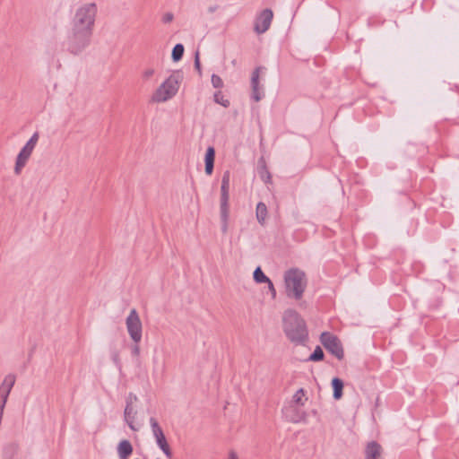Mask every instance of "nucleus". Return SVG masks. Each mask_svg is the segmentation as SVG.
<instances>
[{
	"instance_id": "1",
	"label": "nucleus",
	"mask_w": 459,
	"mask_h": 459,
	"mask_svg": "<svg viewBox=\"0 0 459 459\" xmlns=\"http://www.w3.org/2000/svg\"><path fill=\"white\" fill-rule=\"evenodd\" d=\"M96 13L95 4H85L76 12L73 34L69 38V49L72 53L77 54L89 43Z\"/></svg>"
},
{
	"instance_id": "2",
	"label": "nucleus",
	"mask_w": 459,
	"mask_h": 459,
	"mask_svg": "<svg viewBox=\"0 0 459 459\" xmlns=\"http://www.w3.org/2000/svg\"><path fill=\"white\" fill-rule=\"evenodd\" d=\"M283 330L289 340L295 343L304 342L308 336L304 319L293 309L284 312Z\"/></svg>"
},
{
	"instance_id": "3",
	"label": "nucleus",
	"mask_w": 459,
	"mask_h": 459,
	"mask_svg": "<svg viewBox=\"0 0 459 459\" xmlns=\"http://www.w3.org/2000/svg\"><path fill=\"white\" fill-rule=\"evenodd\" d=\"M284 280L287 295L297 300L300 299L307 283L305 273L299 269H290L285 273Z\"/></svg>"
},
{
	"instance_id": "4",
	"label": "nucleus",
	"mask_w": 459,
	"mask_h": 459,
	"mask_svg": "<svg viewBox=\"0 0 459 459\" xmlns=\"http://www.w3.org/2000/svg\"><path fill=\"white\" fill-rule=\"evenodd\" d=\"M182 75L179 72H175L169 75L166 81L153 92L152 100L153 102H164L176 95L179 89Z\"/></svg>"
},
{
	"instance_id": "5",
	"label": "nucleus",
	"mask_w": 459,
	"mask_h": 459,
	"mask_svg": "<svg viewBox=\"0 0 459 459\" xmlns=\"http://www.w3.org/2000/svg\"><path fill=\"white\" fill-rule=\"evenodd\" d=\"M230 172L229 170L223 173L221 186V217L224 224V229L227 228L228 220L230 216Z\"/></svg>"
},
{
	"instance_id": "6",
	"label": "nucleus",
	"mask_w": 459,
	"mask_h": 459,
	"mask_svg": "<svg viewBox=\"0 0 459 459\" xmlns=\"http://www.w3.org/2000/svg\"><path fill=\"white\" fill-rule=\"evenodd\" d=\"M323 346L338 359L344 357L343 348L339 338L330 332H324L320 335Z\"/></svg>"
},
{
	"instance_id": "7",
	"label": "nucleus",
	"mask_w": 459,
	"mask_h": 459,
	"mask_svg": "<svg viewBox=\"0 0 459 459\" xmlns=\"http://www.w3.org/2000/svg\"><path fill=\"white\" fill-rule=\"evenodd\" d=\"M126 324L132 340L134 343H139L142 340V322L135 309L131 310Z\"/></svg>"
},
{
	"instance_id": "8",
	"label": "nucleus",
	"mask_w": 459,
	"mask_h": 459,
	"mask_svg": "<svg viewBox=\"0 0 459 459\" xmlns=\"http://www.w3.org/2000/svg\"><path fill=\"white\" fill-rule=\"evenodd\" d=\"M150 424L152 427V430L153 433V436L156 439L157 445L162 450V452L166 455L168 458H171L172 456V451L171 448L167 442L166 437L163 433L162 429L159 425L158 421L154 418L150 419Z\"/></svg>"
},
{
	"instance_id": "9",
	"label": "nucleus",
	"mask_w": 459,
	"mask_h": 459,
	"mask_svg": "<svg viewBox=\"0 0 459 459\" xmlns=\"http://www.w3.org/2000/svg\"><path fill=\"white\" fill-rule=\"evenodd\" d=\"M273 18V13L271 9L263 10L255 19V31L257 34L264 33L271 26Z\"/></svg>"
},
{
	"instance_id": "10",
	"label": "nucleus",
	"mask_w": 459,
	"mask_h": 459,
	"mask_svg": "<svg viewBox=\"0 0 459 459\" xmlns=\"http://www.w3.org/2000/svg\"><path fill=\"white\" fill-rule=\"evenodd\" d=\"M382 446L376 441L368 443L365 449L366 459H382Z\"/></svg>"
},
{
	"instance_id": "11",
	"label": "nucleus",
	"mask_w": 459,
	"mask_h": 459,
	"mask_svg": "<svg viewBox=\"0 0 459 459\" xmlns=\"http://www.w3.org/2000/svg\"><path fill=\"white\" fill-rule=\"evenodd\" d=\"M261 67H256L252 73L251 77V87H252V98L255 101H259L262 99L259 91V77H260Z\"/></svg>"
},
{
	"instance_id": "12",
	"label": "nucleus",
	"mask_w": 459,
	"mask_h": 459,
	"mask_svg": "<svg viewBox=\"0 0 459 459\" xmlns=\"http://www.w3.org/2000/svg\"><path fill=\"white\" fill-rule=\"evenodd\" d=\"M31 152L24 150L23 148L17 156L14 171L16 174H20L23 167L26 165Z\"/></svg>"
},
{
	"instance_id": "13",
	"label": "nucleus",
	"mask_w": 459,
	"mask_h": 459,
	"mask_svg": "<svg viewBox=\"0 0 459 459\" xmlns=\"http://www.w3.org/2000/svg\"><path fill=\"white\" fill-rule=\"evenodd\" d=\"M268 216L267 206L264 203L259 202L255 209V217L261 226H264Z\"/></svg>"
},
{
	"instance_id": "14",
	"label": "nucleus",
	"mask_w": 459,
	"mask_h": 459,
	"mask_svg": "<svg viewBox=\"0 0 459 459\" xmlns=\"http://www.w3.org/2000/svg\"><path fill=\"white\" fill-rule=\"evenodd\" d=\"M120 459H128L133 453V446L128 440H122L117 446Z\"/></svg>"
},
{
	"instance_id": "15",
	"label": "nucleus",
	"mask_w": 459,
	"mask_h": 459,
	"mask_svg": "<svg viewBox=\"0 0 459 459\" xmlns=\"http://www.w3.org/2000/svg\"><path fill=\"white\" fill-rule=\"evenodd\" d=\"M215 159V150L213 147H208L205 154V172L211 175L213 171Z\"/></svg>"
},
{
	"instance_id": "16",
	"label": "nucleus",
	"mask_w": 459,
	"mask_h": 459,
	"mask_svg": "<svg viewBox=\"0 0 459 459\" xmlns=\"http://www.w3.org/2000/svg\"><path fill=\"white\" fill-rule=\"evenodd\" d=\"M134 415L135 411L134 410L132 403H127L125 409V420L127 422L128 426L134 430L135 429L134 426Z\"/></svg>"
},
{
	"instance_id": "17",
	"label": "nucleus",
	"mask_w": 459,
	"mask_h": 459,
	"mask_svg": "<svg viewBox=\"0 0 459 459\" xmlns=\"http://www.w3.org/2000/svg\"><path fill=\"white\" fill-rule=\"evenodd\" d=\"M332 385L333 388V397L336 400H339L342 396V389H343V382L342 379L338 377H334L332 381Z\"/></svg>"
},
{
	"instance_id": "18",
	"label": "nucleus",
	"mask_w": 459,
	"mask_h": 459,
	"mask_svg": "<svg viewBox=\"0 0 459 459\" xmlns=\"http://www.w3.org/2000/svg\"><path fill=\"white\" fill-rule=\"evenodd\" d=\"M305 390L303 388L299 389L293 395V402L297 405L303 406L307 398L305 397Z\"/></svg>"
},
{
	"instance_id": "19",
	"label": "nucleus",
	"mask_w": 459,
	"mask_h": 459,
	"mask_svg": "<svg viewBox=\"0 0 459 459\" xmlns=\"http://www.w3.org/2000/svg\"><path fill=\"white\" fill-rule=\"evenodd\" d=\"M213 100L216 103L228 108L230 104V100L224 97L221 91H218L214 93Z\"/></svg>"
},
{
	"instance_id": "20",
	"label": "nucleus",
	"mask_w": 459,
	"mask_h": 459,
	"mask_svg": "<svg viewBox=\"0 0 459 459\" xmlns=\"http://www.w3.org/2000/svg\"><path fill=\"white\" fill-rule=\"evenodd\" d=\"M39 133H34L33 135L30 137V139L27 142L25 146L23 147L24 150H27L28 152H33L38 141H39Z\"/></svg>"
},
{
	"instance_id": "21",
	"label": "nucleus",
	"mask_w": 459,
	"mask_h": 459,
	"mask_svg": "<svg viewBox=\"0 0 459 459\" xmlns=\"http://www.w3.org/2000/svg\"><path fill=\"white\" fill-rule=\"evenodd\" d=\"M184 55V46L182 44H177L172 50V59L175 62L179 61Z\"/></svg>"
},
{
	"instance_id": "22",
	"label": "nucleus",
	"mask_w": 459,
	"mask_h": 459,
	"mask_svg": "<svg viewBox=\"0 0 459 459\" xmlns=\"http://www.w3.org/2000/svg\"><path fill=\"white\" fill-rule=\"evenodd\" d=\"M254 279L258 283L270 282V279L263 273L260 267L255 270Z\"/></svg>"
},
{
	"instance_id": "23",
	"label": "nucleus",
	"mask_w": 459,
	"mask_h": 459,
	"mask_svg": "<svg viewBox=\"0 0 459 459\" xmlns=\"http://www.w3.org/2000/svg\"><path fill=\"white\" fill-rule=\"evenodd\" d=\"M14 383H15V376L14 375H8L4 377V382L2 383V387H4V386L7 387V394L10 393Z\"/></svg>"
},
{
	"instance_id": "24",
	"label": "nucleus",
	"mask_w": 459,
	"mask_h": 459,
	"mask_svg": "<svg viewBox=\"0 0 459 459\" xmlns=\"http://www.w3.org/2000/svg\"><path fill=\"white\" fill-rule=\"evenodd\" d=\"M324 359V352L322 351V349L317 346L315 351H313V353L310 355L309 357V360H312V361H319V360H322Z\"/></svg>"
},
{
	"instance_id": "25",
	"label": "nucleus",
	"mask_w": 459,
	"mask_h": 459,
	"mask_svg": "<svg viewBox=\"0 0 459 459\" xmlns=\"http://www.w3.org/2000/svg\"><path fill=\"white\" fill-rule=\"evenodd\" d=\"M211 81H212V84L214 88L221 89L224 85L222 79L217 74H212Z\"/></svg>"
},
{
	"instance_id": "26",
	"label": "nucleus",
	"mask_w": 459,
	"mask_h": 459,
	"mask_svg": "<svg viewBox=\"0 0 459 459\" xmlns=\"http://www.w3.org/2000/svg\"><path fill=\"white\" fill-rule=\"evenodd\" d=\"M155 71L152 68H147L143 72V79L149 80L151 77L153 76Z\"/></svg>"
},
{
	"instance_id": "27",
	"label": "nucleus",
	"mask_w": 459,
	"mask_h": 459,
	"mask_svg": "<svg viewBox=\"0 0 459 459\" xmlns=\"http://www.w3.org/2000/svg\"><path fill=\"white\" fill-rule=\"evenodd\" d=\"M195 67L199 72V74H201V63H200L198 52L195 54Z\"/></svg>"
},
{
	"instance_id": "28",
	"label": "nucleus",
	"mask_w": 459,
	"mask_h": 459,
	"mask_svg": "<svg viewBox=\"0 0 459 459\" xmlns=\"http://www.w3.org/2000/svg\"><path fill=\"white\" fill-rule=\"evenodd\" d=\"M173 18H174V16L171 13H167L162 17V22L165 23H169V22H172Z\"/></svg>"
},
{
	"instance_id": "29",
	"label": "nucleus",
	"mask_w": 459,
	"mask_h": 459,
	"mask_svg": "<svg viewBox=\"0 0 459 459\" xmlns=\"http://www.w3.org/2000/svg\"><path fill=\"white\" fill-rule=\"evenodd\" d=\"M267 283H268L269 290L272 293L273 298L274 299L276 297L275 288H274V286H273V284L271 280H270V282H267Z\"/></svg>"
},
{
	"instance_id": "30",
	"label": "nucleus",
	"mask_w": 459,
	"mask_h": 459,
	"mask_svg": "<svg viewBox=\"0 0 459 459\" xmlns=\"http://www.w3.org/2000/svg\"><path fill=\"white\" fill-rule=\"evenodd\" d=\"M133 353L135 355V356H138L139 353H140V348L138 346V343H135V346L134 347L133 349Z\"/></svg>"
},
{
	"instance_id": "31",
	"label": "nucleus",
	"mask_w": 459,
	"mask_h": 459,
	"mask_svg": "<svg viewBox=\"0 0 459 459\" xmlns=\"http://www.w3.org/2000/svg\"><path fill=\"white\" fill-rule=\"evenodd\" d=\"M228 459H238V457L234 451H230Z\"/></svg>"
},
{
	"instance_id": "32",
	"label": "nucleus",
	"mask_w": 459,
	"mask_h": 459,
	"mask_svg": "<svg viewBox=\"0 0 459 459\" xmlns=\"http://www.w3.org/2000/svg\"><path fill=\"white\" fill-rule=\"evenodd\" d=\"M6 396H4V398L2 400V405H1V408H2V411H4V404H5V402H6Z\"/></svg>"
}]
</instances>
